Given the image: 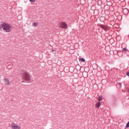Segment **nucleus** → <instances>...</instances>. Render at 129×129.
Returning <instances> with one entry per match:
<instances>
[{
  "mask_svg": "<svg viewBox=\"0 0 129 129\" xmlns=\"http://www.w3.org/2000/svg\"><path fill=\"white\" fill-rule=\"evenodd\" d=\"M81 62H85V59L83 58H81Z\"/></svg>",
  "mask_w": 129,
  "mask_h": 129,
  "instance_id": "dca6fc26",
  "label": "nucleus"
},
{
  "mask_svg": "<svg viewBox=\"0 0 129 129\" xmlns=\"http://www.w3.org/2000/svg\"><path fill=\"white\" fill-rule=\"evenodd\" d=\"M60 28L62 29H67V24L65 22L60 23Z\"/></svg>",
  "mask_w": 129,
  "mask_h": 129,
  "instance_id": "7ed1b4c3",
  "label": "nucleus"
},
{
  "mask_svg": "<svg viewBox=\"0 0 129 129\" xmlns=\"http://www.w3.org/2000/svg\"><path fill=\"white\" fill-rule=\"evenodd\" d=\"M12 128L13 129H20L21 128V126H17V125H13L12 126Z\"/></svg>",
  "mask_w": 129,
  "mask_h": 129,
  "instance_id": "6e6552de",
  "label": "nucleus"
},
{
  "mask_svg": "<svg viewBox=\"0 0 129 129\" xmlns=\"http://www.w3.org/2000/svg\"><path fill=\"white\" fill-rule=\"evenodd\" d=\"M113 103H114V104H115V103H116V98H114V99H113Z\"/></svg>",
  "mask_w": 129,
  "mask_h": 129,
  "instance_id": "6ab92c4d",
  "label": "nucleus"
},
{
  "mask_svg": "<svg viewBox=\"0 0 129 129\" xmlns=\"http://www.w3.org/2000/svg\"><path fill=\"white\" fill-rule=\"evenodd\" d=\"M100 27L102 29H103L104 31H106V30L105 26L103 25H102V24L100 25Z\"/></svg>",
  "mask_w": 129,
  "mask_h": 129,
  "instance_id": "1a4fd4ad",
  "label": "nucleus"
},
{
  "mask_svg": "<svg viewBox=\"0 0 129 129\" xmlns=\"http://www.w3.org/2000/svg\"><path fill=\"white\" fill-rule=\"evenodd\" d=\"M122 12H123V14L124 15H126L128 14V13L129 12V11H128V10L127 8H124V9H123Z\"/></svg>",
  "mask_w": 129,
  "mask_h": 129,
  "instance_id": "39448f33",
  "label": "nucleus"
},
{
  "mask_svg": "<svg viewBox=\"0 0 129 129\" xmlns=\"http://www.w3.org/2000/svg\"><path fill=\"white\" fill-rule=\"evenodd\" d=\"M30 3H34V2H36V0H29Z\"/></svg>",
  "mask_w": 129,
  "mask_h": 129,
  "instance_id": "412c9836",
  "label": "nucleus"
},
{
  "mask_svg": "<svg viewBox=\"0 0 129 129\" xmlns=\"http://www.w3.org/2000/svg\"><path fill=\"white\" fill-rule=\"evenodd\" d=\"M101 105V102H97L96 104H95V107L96 108H99V107H100V106Z\"/></svg>",
  "mask_w": 129,
  "mask_h": 129,
  "instance_id": "0eeeda50",
  "label": "nucleus"
},
{
  "mask_svg": "<svg viewBox=\"0 0 129 129\" xmlns=\"http://www.w3.org/2000/svg\"><path fill=\"white\" fill-rule=\"evenodd\" d=\"M33 26H34V27H37V26H38V23H37V22H34V23H33Z\"/></svg>",
  "mask_w": 129,
  "mask_h": 129,
  "instance_id": "4468645a",
  "label": "nucleus"
},
{
  "mask_svg": "<svg viewBox=\"0 0 129 129\" xmlns=\"http://www.w3.org/2000/svg\"><path fill=\"white\" fill-rule=\"evenodd\" d=\"M126 128L129 127V121H128V122L127 123V124H126Z\"/></svg>",
  "mask_w": 129,
  "mask_h": 129,
  "instance_id": "f3484780",
  "label": "nucleus"
},
{
  "mask_svg": "<svg viewBox=\"0 0 129 129\" xmlns=\"http://www.w3.org/2000/svg\"><path fill=\"white\" fill-rule=\"evenodd\" d=\"M23 80H26V81H28V82L31 81V75L29 73L25 72L23 74Z\"/></svg>",
  "mask_w": 129,
  "mask_h": 129,
  "instance_id": "f03ea898",
  "label": "nucleus"
},
{
  "mask_svg": "<svg viewBox=\"0 0 129 129\" xmlns=\"http://www.w3.org/2000/svg\"><path fill=\"white\" fill-rule=\"evenodd\" d=\"M79 67V65L76 66V68L77 69V70H80V69H81V67H80V68Z\"/></svg>",
  "mask_w": 129,
  "mask_h": 129,
  "instance_id": "ddd939ff",
  "label": "nucleus"
},
{
  "mask_svg": "<svg viewBox=\"0 0 129 129\" xmlns=\"http://www.w3.org/2000/svg\"><path fill=\"white\" fill-rule=\"evenodd\" d=\"M128 37H129V35H128Z\"/></svg>",
  "mask_w": 129,
  "mask_h": 129,
  "instance_id": "bb28decb",
  "label": "nucleus"
},
{
  "mask_svg": "<svg viewBox=\"0 0 129 129\" xmlns=\"http://www.w3.org/2000/svg\"><path fill=\"white\" fill-rule=\"evenodd\" d=\"M126 76H128V77H129V72H127L126 73Z\"/></svg>",
  "mask_w": 129,
  "mask_h": 129,
  "instance_id": "4be33fe9",
  "label": "nucleus"
},
{
  "mask_svg": "<svg viewBox=\"0 0 129 129\" xmlns=\"http://www.w3.org/2000/svg\"><path fill=\"white\" fill-rule=\"evenodd\" d=\"M4 81L5 82V85H10L11 84V82L8 79L5 78Z\"/></svg>",
  "mask_w": 129,
  "mask_h": 129,
  "instance_id": "20e7f679",
  "label": "nucleus"
},
{
  "mask_svg": "<svg viewBox=\"0 0 129 129\" xmlns=\"http://www.w3.org/2000/svg\"><path fill=\"white\" fill-rule=\"evenodd\" d=\"M54 50H52V52Z\"/></svg>",
  "mask_w": 129,
  "mask_h": 129,
  "instance_id": "a878e982",
  "label": "nucleus"
},
{
  "mask_svg": "<svg viewBox=\"0 0 129 129\" xmlns=\"http://www.w3.org/2000/svg\"><path fill=\"white\" fill-rule=\"evenodd\" d=\"M70 54H74V50L71 49L69 50Z\"/></svg>",
  "mask_w": 129,
  "mask_h": 129,
  "instance_id": "9b49d317",
  "label": "nucleus"
},
{
  "mask_svg": "<svg viewBox=\"0 0 129 129\" xmlns=\"http://www.w3.org/2000/svg\"><path fill=\"white\" fill-rule=\"evenodd\" d=\"M82 2H83V3H82V5H85V0H82Z\"/></svg>",
  "mask_w": 129,
  "mask_h": 129,
  "instance_id": "aec40b11",
  "label": "nucleus"
},
{
  "mask_svg": "<svg viewBox=\"0 0 129 129\" xmlns=\"http://www.w3.org/2000/svg\"><path fill=\"white\" fill-rule=\"evenodd\" d=\"M25 82V81H22V83H24Z\"/></svg>",
  "mask_w": 129,
  "mask_h": 129,
  "instance_id": "b1692460",
  "label": "nucleus"
},
{
  "mask_svg": "<svg viewBox=\"0 0 129 129\" xmlns=\"http://www.w3.org/2000/svg\"><path fill=\"white\" fill-rule=\"evenodd\" d=\"M123 50L125 52L127 51V49L126 47H124L123 48Z\"/></svg>",
  "mask_w": 129,
  "mask_h": 129,
  "instance_id": "a211bd4d",
  "label": "nucleus"
},
{
  "mask_svg": "<svg viewBox=\"0 0 129 129\" xmlns=\"http://www.w3.org/2000/svg\"><path fill=\"white\" fill-rule=\"evenodd\" d=\"M79 59L80 61H81V57H79Z\"/></svg>",
  "mask_w": 129,
  "mask_h": 129,
  "instance_id": "5701e85b",
  "label": "nucleus"
},
{
  "mask_svg": "<svg viewBox=\"0 0 129 129\" xmlns=\"http://www.w3.org/2000/svg\"><path fill=\"white\" fill-rule=\"evenodd\" d=\"M67 69H68V71H66V70H67ZM70 69V68H69V67L64 68V71H66V72H69Z\"/></svg>",
  "mask_w": 129,
  "mask_h": 129,
  "instance_id": "9d476101",
  "label": "nucleus"
},
{
  "mask_svg": "<svg viewBox=\"0 0 129 129\" xmlns=\"http://www.w3.org/2000/svg\"><path fill=\"white\" fill-rule=\"evenodd\" d=\"M128 92L129 93V89H128Z\"/></svg>",
  "mask_w": 129,
  "mask_h": 129,
  "instance_id": "393cba45",
  "label": "nucleus"
},
{
  "mask_svg": "<svg viewBox=\"0 0 129 129\" xmlns=\"http://www.w3.org/2000/svg\"><path fill=\"white\" fill-rule=\"evenodd\" d=\"M57 65H61V60H59L57 62Z\"/></svg>",
  "mask_w": 129,
  "mask_h": 129,
  "instance_id": "2eb2a0df",
  "label": "nucleus"
},
{
  "mask_svg": "<svg viewBox=\"0 0 129 129\" xmlns=\"http://www.w3.org/2000/svg\"><path fill=\"white\" fill-rule=\"evenodd\" d=\"M83 77L84 78H87V77L88 76V74L87 73V72H84L83 73Z\"/></svg>",
  "mask_w": 129,
  "mask_h": 129,
  "instance_id": "423d86ee",
  "label": "nucleus"
},
{
  "mask_svg": "<svg viewBox=\"0 0 129 129\" xmlns=\"http://www.w3.org/2000/svg\"><path fill=\"white\" fill-rule=\"evenodd\" d=\"M103 99L102 96H99V98L98 99V100L99 101H101Z\"/></svg>",
  "mask_w": 129,
  "mask_h": 129,
  "instance_id": "f8f14e48",
  "label": "nucleus"
},
{
  "mask_svg": "<svg viewBox=\"0 0 129 129\" xmlns=\"http://www.w3.org/2000/svg\"><path fill=\"white\" fill-rule=\"evenodd\" d=\"M3 29L4 31H6V32H11L12 31V26L11 25L4 23L3 24L0 25V29Z\"/></svg>",
  "mask_w": 129,
  "mask_h": 129,
  "instance_id": "f257e3e1",
  "label": "nucleus"
}]
</instances>
